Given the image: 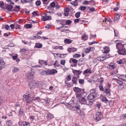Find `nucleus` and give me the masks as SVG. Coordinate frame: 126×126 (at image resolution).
<instances>
[{
	"mask_svg": "<svg viewBox=\"0 0 126 126\" xmlns=\"http://www.w3.org/2000/svg\"><path fill=\"white\" fill-rule=\"evenodd\" d=\"M124 45L119 42L116 45V48L118 49V53L120 55H126V50L124 47Z\"/></svg>",
	"mask_w": 126,
	"mask_h": 126,
	"instance_id": "1",
	"label": "nucleus"
},
{
	"mask_svg": "<svg viewBox=\"0 0 126 126\" xmlns=\"http://www.w3.org/2000/svg\"><path fill=\"white\" fill-rule=\"evenodd\" d=\"M23 101H26L27 104H29V102L34 100L33 97H30L29 94L27 95H24L23 96Z\"/></svg>",
	"mask_w": 126,
	"mask_h": 126,
	"instance_id": "2",
	"label": "nucleus"
},
{
	"mask_svg": "<svg viewBox=\"0 0 126 126\" xmlns=\"http://www.w3.org/2000/svg\"><path fill=\"white\" fill-rule=\"evenodd\" d=\"M29 84L31 89H32L33 88H34L37 85V84L35 83H34L32 82H30Z\"/></svg>",
	"mask_w": 126,
	"mask_h": 126,
	"instance_id": "3",
	"label": "nucleus"
},
{
	"mask_svg": "<svg viewBox=\"0 0 126 126\" xmlns=\"http://www.w3.org/2000/svg\"><path fill=\"white\" fill-rule=\"evenodd\" d=\"M116 66V64L114 63H111L108 65L107 66V68L110 69L111 70L114 69Z\"/></svg>",
	"mask_w": 126,
	"mask_h": 126,
	"instance_id": "4",
	"label": "nucleus"
},
{
	"mask_svg": "<svg viewBox=\"0 0 126 126\" xmlns=\"http://www.w3.org/2000/svg\"><path fill=\"white\" fill-rule=\"evenodd\" d=\"M87 99H86V102L85 103V104H86L88 105H91L93 104L92 102L91 101V100L92 99H89L88 98V96L87 97Z\"/></svg>",
	"mask_w": 126,
	"mask_h": 126,
	"instance_id": "5",
	"label": "nucleus"
},
{
	"mask_svg": "<svg viewBox=\"0 0 126 126\" xmlns=\"http://www.w3.org/2000/svg\"><path fill=\"white\" fill-rule=\"evenodd\" d=\"M98 96V94L96 92L90 95L89 97H88V98L89 99H93L94 98Z\"/></svg>",
	"mask_w": 126,
	"mask_h": 126,
	"instance_id": "6",
	"label": "nucleus"
},
{
	"mask_svg": "<svg viewBox=\"0 0 126 126\" xmlns=\"http://www.w3.org/2000/svg\"><path fill=\"white\" fill-rule=\"evenodd\" d=\"M34 78V76L31 73H28L27 75V78L28 79V81L32 80Z\"/></svg>",
	"mask_w": 126,
	"mask_h": 126,
	"instance_id": "7",
	"label": "nucleus"
},
{
	"mask_svg": "<svg viewBox=\"0 0 126 126\" xmlns=\"http://www.w3.org/2000/svg\"><path fill=\"white\" fill-rule=\"evenodd\" d=\"M110 91L109 88H105L104 89V93L107 95H110Z\"/></svg>",
	"mask_w": 126,
	"mask_h": 126,
	"instance_id": "8",
	"label": "nucleus"
},
{
	"mask_svg": "<svg viewBox=\"0 0 126 126\" xmlns=\"http://www.w3.org/2000/svg\"><path fill=\"white\" fill-rule=\"evenodd\" d=\"M120 15L117 14L114 16V21L115 22H117L119 20L120 18Z\"/></svg>",
	"mask_w": 126,
	"mask_h": 126,
	"instance_id": "9",
	"label": "nucleus"
},
{
	"mask_svg": "<svg viewBox=\"0 0 126 126\" xmlns=\"http://www.w3.org/2000/svg\"><path fill=\"white\" fill-rule=\"evenodd\" d=\"M69 10L70 9L68 8H66L64 9V16H68Z\"/></svg>",
	"mask_w": 126,
	"mask_h": 126,
	"instance_id": "10",
	"label": "nucleus"
},
{
	"mask_svg": "<svg viewBox=\"0 0 126 126\" xmlns=\"http://www.w3.org/2000/svg\"><path fill=\"white\" fill-rule=\"evenodd\" d=\"M20 9L21 8L20 6H16L14 7L13 11L16 12H18L20 11Z\"/></svg>",
	"mask_w": 126,
	"mask_h": 126,
	"instance_id": "11",
	"label": "nucleus"
},
{
	"mask_svg": "<svg viewBox=\"0 0 126 126\" xmlns=\"http://www.w3.org/2000/svg\"><path fill=\"white\" fill-rule=\"evenodd\" d=\"M79 76H78L77 77H74L72 78V82L73 83V84H77L76 81L77 80L78 78H79Z\"/></svg>",
	"mask_w": 126,
	"mask_h": 126,
	"instance_id": "12",
	"label": "nucleus"
},
{
	"mask_svg": "<svg viewBox=\"0 0 126 126\" xmlns=\"http://www.w3.org/2000/svg\"><path fill=\"white\" fill-rule=\"evenodd\" d=\"M13 8V6L11 5H8L6 7V9L8 10V11L10 12H12L13 10L12 9Z\"/></svg>",
	"mask_w": 126,
	"mask_h": 126,
	"instance_id": "13",
	"label": "nucleus"
},
{
	"mask_svg": "<svg viewBox=\"0 0 126 126\" xmlns=\"http://www.w3.org/2000/svg\"><path fill=\"white\" fill-rule=\"evenodd\" d=\"M77 49L74 47L69 48L67 49V50L70 52L76 51Z\"/></svg>",
	"mask_w": 126,
	"mask_h": 126,
	"instance_id": "14",
	"label": "nucleus"
},
{
	"mask_svg": "<svg viewBox=\"0 0 126 126\" xmlns=\"http://www.w3.org/2000/svg\"><path fill=\"white\" fill-rule=\"evenodd\" d=\"M73 73L74 74V75L76 74H77L79 75L81 73V72L79 70H74L73 71Z\"/></svg>",
	"mask_w": 126,
	"mask_h": 126,
	"instance_id": "15",
	"label": "nucleus"
},
{
	"mask_svg": "<svg viewBox=\"0 0 126 126\" xmlns=\"http://www.w3.org/2000/svg\"><path fill=\"white\" fill-rule=\"evenodd\" d=\"M51 17L50 16H44L43 18V21H45L47 20H50L51 19Z\"/></svg>",
	"mask_w": 126,
	"mask_h": 126,
	"instance_id": "16",
	"label": "nucleus"
},
{
	"mask_svg": "<svg viewBox=\"0 0 126 126\" xmlns=\"http://www.w3.org/2000/svg\"><path fill=\"white\" fill-rule=\"evenodd\" d=\"M72 40L69 39H66L64 40V42L65 44H70L72 43Z\"/></svg>",
	"mask_w": 126,
	"mask_h": 126,
	"instance_id": "17",
	"label": "nucleus"
},
{
	"mask_svg": "<svg viewBox=\"0 0 126 126\" xmlns=\"http://www.w3.org/2000/svg\"><path fill=\"white\" fill-rule=\"evenodd\" d=\"M74 90L77 92H79L81 91V89L77 87H75L73 88Z\"/></svg>",
	"mask_w": 126,
	"mask_h": 126,
	"instance_id": "18",
	"label": "nucleus"
},
{
	"mask_svg": "<svg viewBox=\"0 0 126 126\" xmlns=\"http://www.w3.org/2000/svg\"><path fill=\"white\" fill-rule=\"evenodd\" d=\"M92 72L91 71V70L90 69H87L85 70L83 72V74H87L88 73H91Z\"/></svg>",
	"mask_w": 126,
	"mask_h": 126,
	"instance_id": "19",
	"label": "nucleus"
},
{
	"mask_svg": "<svg viewBox=\"0 0 126 126\" xmlns=\"http://www.w3.org/2000/svg\"><path fill=\"white\" fill-rule=\"evenodd\" d=\"M86 100V99L84 97H83L81 98L79 100V101L81 102L83 104H85Z\"/></svg>",
	"mask_w": 126,
	"mask_h": 126,
	"instance_id": "20",
	"label": "nucleus"
},
{
	"mask_svg": "<svg viewBox=\"0 0 126 126\" xmlns=\"http://www.w3.org/2000/svg\"><path fill=\"white\" fill-rule=\"evenodd\" d=\"M96 92V91L95 89H92L90 91V94L88 96V97H89L90 95H91L93 94L95 92Z\"/></svg>",
	"mask_w": 126,
	"mask_h": 126,
	"instance_id": "21",
	"label": "nucleus"
},
{
	"mask_svg": "<svg viewBox=\"0 0 126 126\" xmlns=\"http://www.w3.org/2000/svg\"><path fill=\"white\" fill-rule=\"evenodd\" d=\"M97 59L98 61H103L105 59V58L104 57V56H100L97 57Z\"/></svg>",
	"mask_w": 126,
	"mask_h": 126,
	"instance_id": "22",
	"label": "nucleus"
},
{
	"mask_svg": "<svg viewBox=\"0 0 126 126\" xmlns=\"http://www.w3.org/2000/svg\"><path fill=\"white\" fill-rule=\"evenodd\" d=\"M50 72L51 74L53 75L57 73V71L55 69H53L50 70Z\"/></svg>",
	"mask_w": 126,
	"mask_h": 126,
	"instance_id": "23",
	"label": "nucleus"
},
{
	"mask_svg": "<svg viewBox=\"0 0 126 126\" xmlns=\"http://www.w3.org/2000/svg\"><path fill=\"white\" fill-rule=\"evenodd\" d=\"M35 47L37 48H40L42 47V45L39 43H36L35 44Z\"/></svg>",
	"mask_w": 126,
	"mask_h": 126,
	"instance_id": "24",
	"label": "nucleus"
},
{
	"mask_svg": "<svg viewBox=\"0 0 126 126\" xmlns=\"http://www.w3.org/2000/svg\"><path fill=\"white\" fill-rule=\"evenodd\" d=\"M77 0H76L75 1H72L71 2V4L74 6H77Z\"/></svg>",
	"mask_w": 126,
	"mask_h": 126,
	"instance_id": "25",
	"label": "nucleus"
},
{
	"mask_svg": "<svg viewBox=\"0 0 126 126\" xmlns=\"http://www.w3.org/2000/svg\"><path fill=\"white\" fill-rule=\"evenodd\" d=\"M102 101L106 103H107L108 102V100L107 98L105 97H103L102 99Z\"/></svg>",
	"mask_w": 126,
	"mask_h": 126,
	"instance_id": "26",
	"label": "nucleus"
},
{
	"mask_svg": "<svg viewBox=\"0 0 126 126\" xmlns=\"http://www.w3.org/2000/svg\"><path fill=\"white\" fill-rule=\"evenodd\" d=\"M12 121L10 120H9L6 122V124L8 126H11L12 124Z\"/></svg>",
	"mask_w": 126,
	"mask_h": 126,
	"instance_id": "27",
	"label": "nucleus"
},
{
	"mask_svg": "<svg viewBox=\"0 0 126 126\" xmlns=\"http://www.w3.org/2000/svg\"><path fill=\"white\" fill-rule=\"evenodd\" d=\"M5 64L4 61L0 58V65L1 66L4 65Z\"/></svg>",
	"mask_w": 126,
	"mask_h": 126,
	"instance_id": "28",
	"label": "nucleus"
},
{
	"mask_svg": "<svg viewBox=\"0 0 126 126\" xmlns=\"http://www.w3.org/2000/svg\"><path fill=\"white\" fill-rule=\"evenodd\" d=\"M19 70V69L18 68L15 67L13 69V72H18Z\"/></svg>",
	"mask_w": 126,
	"mask_h": 126,
	"instance_id": "29",
	"label": "nucleus"
},
{
	"mask_svg": "<svg viewBox=\"0 0 126 126\" xmlns=\"http://www.w3.org/2000/svg\"><path fill=\"white\" fill-rule=\"evenodd\" d=\"M81 13L80 12H78L75 14V16L77 18H79L80 16Z\"/></svg>",
	"mask_w": 126,
	"mask_h": 126,
	"instance_id": "30",
	"label": "nucleus"
},
{
	"mask_svg": "<svg viewBox=\"0 0 126 126\" xmlns=\"http://www.w3.org/2000/svg\"><path fill=\"white\" fill-rule=\"evenodd\" d=\"M48 117L50 119H51L54 117L53 115L51 114H47Z\"/></svg>",
	"mask_w": 126,
	"mask_h": 126,
	"instance_id": "31",
	"label": "nucleus"
},
{
	"mask_svg": "<svg viewBox=\"0 0 126 126\" xmlns=\"http://www.w3.org/2000/svg\"><path fill=\"white\" fill-rule=\"evenodd\" d=\"M63 46H56L54 48V49H63Z\"/></svg>",
	"mask_w": 126,
	"mask_h": 126,
	"instance_id": "32",
	"label": "nucleus"
},
{
	"mask_svg": "<svg viewBox=\"0 0 126 126\" xmlns=\"http://www.w3.org/2000/svg\"><path fill=\"white\" fill-rule=\"evenodd\" d=\"M45 71L46 75H48L51 74L50 73V70L48 69V70H45Z\"/></svg>",
	"mask_w": 126,
	"mask_h": 126,
	"instance_id": "33",
	"label": "nucleus"
},
{
	"mask_svg": "<svg viewBox=\"0 0 126 126\" xmlns=\"http://www.w3.org/2000/svg\"><path fill=\"white\" fill-rule=\"evenodd\" d=\"M15 28L16 29H20V26L18 24H15Z\"/></svg>",
	"mask_w": 126,
	"mask_h": 126,
	"instance_id": "34",
	"label": "nucleus"
},
{
	"mask_svg": "<svg viewBox=\"0 0 126 126\" xmlns=\"http://www.w3.org/2000/svg\"><path fill=\"white\" fill-rule=\"evenodd\" d=\"M82 95L80 93L77 94L76 95V97L78 99L80 98L81 97Z\"/></svg>",
	"mask_w": 126,
	"mask_h": 126,
	"instance_id": "35",
	"label": "nucleus"
},
{
	"mask_svg": "<svg viewBox=\"0 0 126 126\" xmlns=\"http://www.w3.org/2000/svg\"><path fill=\"white\" fill-rule=\"evenodd\" d=\"M81 56L80 54H76L73 55V57L74 58H78L80 57Z\"/></svg>",
	"mask_w": 126,
	"mask_h": 126,
	"instance_id": "36",
	"label": "nucleus"
},
{
	"mask_svg": "<svg viewBox=\"0 0 126 126\" xmlns=\"http://www.w3.org/2000/svg\"><path fill=\"white\" fill-rule=\"evenodd\" d=\"M37 12H38L37 11H34L32 13V15H33V16L34 17L35 16V14L36 15H37L38 16V15L37 13Z\"/></svg>",
	"mask_w": 126,
	"mask_h": 126,
	"instance_id": "37",
	"label": "nucleus"
},
{
	"mask_svg": "<svg viewBox=\"0 0 126 126\" xmlns=\"http://www.w3.org/2000/svg\"><path fill=\"white\" fill-rule=\"evenodd\" d=\"M126 117V114L121 115L120 116V118L121 119H124Z\"/></svg>",
	"mask_w": 126,
	"mask_h": 126,
	"instance_id": "38",
	"label": "nucleus"
},
{
	"mask_svg": "<svg viewBox=\"0 0 126 126\" xmlns=\"http://www.w3.org/2000/svg\"><path fill=\"white\" fill-rule=\"evenodd\" d=\"M92 1H93V0H92L90 1H85L83 3V4L84 5L88 4H89V2H92Z\"/></svg>",
	"mask_w": 126,
	"mask_h": 126,
	"instance_id": "39",
	"label": "nucleus"
},
{
	"mask_svg": "<svg viewBox=\"0 0 126 126\" xmlns=\"http://www.w3.org/2000/svg\"><path fill=\"white\" fill-rule=\"evenodd\" d=\"M88 36L85 34H83L82 35V39L84 40H85L86 39L85 38V37H86Z\"/></svg>",
	"mask_w": 126,
	"mask_h": 126,
	"instance_id": "40",
	"label": "nucleus"
},
{
	"mask_svg": "<svg viewBox=\"0 0 126 126\" xmlns=\"http://www.w3.org/2000/svg\"><path fill=\"white\" fill-rule=\"evenodd\" d=\"M24 111L23 110L21 109H20L19 111V113L21 115H22Z\"/></svg>",
	"mask_w": 126,
	"mask_h": 126,
	"instance_id": "41",
	"label": "nucleus"
},
{
	"mask_svg": "<svg viewBox=\"0 0 126 126\" xmlns=\"http://www.w3.org/2000/svg\"><path fill=\"white\" fill-rule=\"evenodd\" d=\"M80 106L77 104L75 106V108H76V109L78 110V111L79 110H80Z\"/></svg>",
	"mask_w": 126,
	"mask_h": 126,
	"instance_id": "42",
	"label": "nucleus"
},
{
	"mask_svg": "<svg viewBox=\"0 0 126 126\" xmlns=\"http://www.w3.org/2000/svg\"><path fill=\"white\" fill-rule=\"evenodd\" d=\"M41 3V1L40 0L37 1L35 3V4L37 5H39Z\"/></svg>",
	"mask_w": 126,
	"mask_h": 126,
	"instance_id": "43",
	"label": "nucleus"
},
{
	"mask_svg": "<svg viewBox=\"0 0 126 126\" xmlns=\"http://www.w3.org/2000/svg\"><path fill=\"white\" fill-rule=\"evenodd\" d=\"M72 21L70 20H68L66 22V24L69 25L71 24Z\"/></svg>",
	"mask_w": 126,
	"mask_h": 126,
	"instance_id": "44",
	"label": "nucleus"
},
{
	"mask_svg": "<svg viewBox=\"0 0 126 126\" xmlns=\"http://www.w3.org/2000/svg\"><path fill=\"white\" fill-rule=\"evenodd\" d=\"M83 21V20H79V19H75L74 20V21L76 22H81V21Z\"/></svg>",
	"mask_w": 126,
	"mask_h": 126,
	"instance_id": "45",
	"label": "nucleus"
},
{
	"mask_svg": "<svg viewBox=\"0 0 126 126\" xmlns=\"http://www.w3.org/2000/svg\"><path fill=\"white\" fill-rule=\"evenodd\" d=\"M40 74L41 75H46L45 70H44L41 72L40 73Z\"/></svg>",
	"mask_w": 126,
	"mask_h": 126,
	"instance_id": "46",
	"label": "nucleus"
},
{
	"mask_svg": "<svg viewBox=\"0 0 126 126\" xmlns=\"http://www.w3.org/2000/svg\"><path fill=\"white\" fill-rule=\"evenodd\" d=\"M50 5L51 7H54L55 5V3L54 2H53L50 3Z\"/></svg>",
	"mask_w": 126,
	"mask_h": 126,
	"instance_id": "47",
	"label": "nucleus"
},
{
	"mask_svg": "<svg viewBox=\"0 0 126 126\" xmlns=\"http://www.w3.org/2000/svg\"><path fill=\"white\" fill-rule=\"evenodd\" d=\"M66 79H67V81H69L71 80V77L70 75H68L67 76Z\"/></svg>",
	"mask_w": 126,
	"mask_h": 126,
	"instance_id": "48",
	"label": "nucleus"
},
{
	"mask_svg": "<svg viewBox=\"0 0 126 126\" xmlns=\"http://www.w3.org/2000/svg\"><path fill=\"white\" fill-rule=\"evenodd\" d=\"M116 82L120 85H121L123 84V82L122 81L118 80L116 81Z\"/></svg>",
	"mask_w": 126,
	"mask_h": 126,
	"instance_id": "49",
	"label": "nucleus"
},
{
	"mask_svg": "<svg viewBox=\"0 0 126 126\" xmlns=\"http://www.w3.org/2000/svg\"><path fill=\"white\" fill-rule=\"evenodd\" d=\"M24 126H29V123L28 122H25Z\"/></svg>",
	"mask_w": 126,
	"mask_h": 126,
	"instance_id": "50",
	"label": "nucleus"
},
{
	"mask_svg": "<svg viewBox=\"0 0 126 126\" xmlns=\"http://www.w3.org/2000/svg\"><path fill=\"white\" fill-rule=\"evenodd\" d=\"M79 112L78 111L77 112L79 114V115L82 116L83 115V112H82L80 110H79Z\"/></svg>",
	"mask_w": 126,
	"mask_h": 126,
	"instance_id": "51",
	"label": "nucleus"
},
{
	"mask_svg": "<svg viewBox=\"0 0 126 126\" xmlns=\"http://www.w3.org/2000/svg\"><path fill=\"white\" fill-rule=\"evenodd\" d=\"M99 88L100 90L101 91H103L104 90V88L103 86L102 85H100L99 86Z\"/></svg>",
	"mask_w": 126,
	"mask_h": 126,
	"instance_id": "52",
	"label": "nucleus"
},
{
	"mask_svg": "<svg viewBox=\"0 0 126 126\" xmlns=\"http://www.w3.org/2000/svg\"><path fill=\"white\" fill-rule=\"evenodd\" d=\"M32 24H26V27L27 28H31L32 27Z\"/></svg>",
	"mask_w": 126,
	"mask_h": 126,
	"instance_id": "53",
	"label": "nucleus"
},
{
	"mask_svg": "<svg viewBox=\"0 0 126 126\" xmlns=\"http://www.w3.org/2000/svg\"><path fill=\"white\" fill-rule=\"evenodd\" d=\"M66 55V54H61L60 55V57H61V58H63L65 57V55Z\"/></svg>",
	"mask_w": 126,
	"mask_h": 126,
	"instance_id": "54",
	"label": "nucleus"
},
{
	"mask_svg": "<svg viewBox=\"0 0 126 126\" xmlns=\"http://www.w3.org/2000/svg\"><path fill=\"white\" fill-rule=\"evenodd\" d=\"M79 83L81 84H83L84 82V80L83 79H79Z\"/></svg>",
	"mask_w": 126,
	"mask_h": 126,
	"instance_id": "55",
	"label": "nucleus"
},
{
	"mask_svg": "<svg viewBox=\"0 0 126 126\" xmlns=\"http://www.w3.org/2000/svg\"><path fill=\"white\" fill-rule=\"evenodd\" d=\"M44 62V61L43 60H39V63L40 64H43Z\"/></svg>",
	"mask_w": 126,
	"mask_h": 126,
	"instance_id": "56",
	"label": "nucleus"
},
{
	"mask_svg": "<svg viewBox=\"0 0 126 126\" xmlns=\"http://www.w3.org/2000/svg\"><path fill=\"white\" fill-rule=\"evenodd\" d=\"M65 60H61V61L60 62V63L61 64H62L63 65H64L65 64Z\"/></svg>",
	"mask_w": 126,
	"mask_h": 126,
	"instance_id": "57",
	"label": "nucleus"
},
{
	"mask_svg": "<svg viewBox=\"0 0 126 126\" xmlns=\"http://www.w3.org/2000/svg\"><path fill=\"white\" fill-rule=\"evenodd\" d=\"M45 102L47 103H49L50 101V99L48 98H47L46 99L44 100Z\"/></svg>",
	"mask_w": 126,
	"mask_h": 126,
	"instance_id": "58",
	"label": "nucleus"
},
{
	"mask_svg": "<svg viewBox=\"0 0 126 126\" xmlns=\"http://www.w3.org/2000/svg\"><path fill=\"white\" fill-rule=\"evenodd\" d=\"M106 21L110 22L111 21V20L109 18H105V21Z\"/></svg>",
	"mask_w": 126,
	"mask_h": 126,
	"instance_id": "59",
	"label": "nucleus"
},
{
	"mask_svg": "<svg viewBox=\"0 0 126 126\" xmlns=\"http://www.w3.org/2000/svg\"><path fill=\"white\" fill-rule=\"evenodd\" d=\"M95 119L97 121H100L101 120V118L100 117H98L96 116V118H95Z\"/></svg>",
	"mask_w": 126,
	"mask_h": 126,
	"instance_id": "60",
	"label": "nucleus"
},
{
	"mask_svg": "<svg viewBox=\"0 0 126 126\" xmlns=\"http://www.w3.org/2000/svg\"><path fill=\"white\" fill-rule=\"evenodd\" d=\"M4 5V3L3 2H1L0 3V6L2 8H3L4 9H5L4 8L3 6Z\"/></svg>",
	"mask_w": 126,
	"mask_h": 126,
	"instance_id": "61",
	"label": "nucleus"
},
{
	"mask_svg": "<svg viewBox=\"0 0 126 126\" xmlns=\"http://www.w3.org/2000/svg\"><path fill=\"white\" fill-rule=\"evenodd\" d=\"M33 98L34 99V101L36 100H38L40 99V98L39 97H36L35 98L34 97H33Z\"/></svg>",
	"mask_w": 126,
	"mask_h": 126,
	"instance_id": "62",
	"label": "nucleus"
},
{
	"mask_svg": "<svg viewBox=\"0 0 126 126\" xmlns=\"http://www.w3.org/2000/svg\"><path fill=\"white\" fill-rule=\"evenodd\" d=\"M80 8L82 10H84L86 8V7L84 6H80Z\"/></svg>",
	"mask_w": 126,
	"mask_h": 126,
	"instance_id": "63",
	"label": "nucleus"
},
{
	"mask_svg": "<svg viewBox=\"0 0 126 126\" xmlns=\"http://www.w3.org/2000/svg\"><path fill=\"white\" fill-rule=\"evenodd\" d=\"M102 114V113L101 112H97L96 113V115L98 116H99Z\"/></svg>",
	"mask_w": 126,
	"mask_h": 126,
	"instance_id": "64",
	"label": "nucleus"
}]
</instances>
